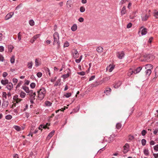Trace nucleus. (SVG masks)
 Wrapping results in <instances>:
<instances>
[{
	"mask_svg": "<svg viewBox=\"0 0 158 158\" xmlns=\"http://www.w3.org/2000/svg\"><path fill=\"white\" fill-rule=\"evenodd\" d=\"M54 42L53 44L54 45H56L57 49L59 48L60 47V43L59 40V35L57 32H56L53 34Z\"/></svg>",
	"mask_w": 158,
	"mask_h": 158,
	"instance_id": "f257e3e1",
	"label": "nucleus"
},
{
	"mask_svg": "<svg viewBox=\"0 0 158 158\" xmlns=\"http://www.w3.org/2000/svg\"><path fill=\"white\" fill-rule=\"evenodd\" d=\"M38 99L42 100L44 97L46 93V90L44 88H42L37 92Z\"/></svg>",
	"mask_w": 158,
	"mask_h": 158,
	"instance_id": "f03ea898",
	"label": "nucleus"
},
{
	"mask_svg": "<svg viewBox=\"0 0 158 158\" xmlns=\"http://www.w3.org/2000/svg\"><path fill=\"white\" fill-rule=\"evenodd\" d=\"M30 97V98L33 99H35V96L36 95L35 93L33 92L32 90H30V93L28 94Z\"/></svg>",
	"mask_w": 158,
	"mask_h": 158,
	"instance_id": "7ed1b4c3",
	"label": "nucleus"
},
{
	"mask_svg": "<svg viewBox=\"0 0 158 158\" xmlns=\"http://www.w3.org/2000/svg\"><path fill=\"white\" fill-rule=\"evenodd\" d=\"M40 35V34H37L35 35L30 40V42L31 43H33L35 40L39 37Z\"/></svg>",
	"mask_w": 158,
	"mask_h": 158,
	"instance_id": "20e7f679",
	"label": "nucleus"
},
{
	"mask_svg": "<svg viewBox=\"0 0 158 158\" xmlns=\"http://www.w3.org/2000/svg\"><path fill=\"white\" fill-rule=\"evenodd\" d=\"M143 28V27H141L140 28V30L138 32V33L139 34L140 32H141V34L142 35H145L147 33V29L145 28H143L141 31V30Z\"/></svg>",
	"mask_w": 158,
	"mask_h": 158,
	"instance_id": "39448f33",
	"label": "nucleus"
},
{
	"mask_svg": "<svg viewBox=\"0 0 158 158\" xmlns=\"http://www.w3.org/2000/svg\"><path fill=\"white\" fill-rule=\"evenodd\" d=\"M125 55L123 51L119 52L117 53V56L119 59H122Z\"/></svg>",
	"mask_w": 158,
	"mask_h": 158,
	"instance_id": "423d86ee",
	"label": "nucleus"
},
{
	"mask_svg": "<svg viewBox=\"0 0 158 158\" xmlns=\"http://www.w3.org/2000/svg\"><path fill=\"white\" fill-rule=\"evenodd\" d=\"M129 149V145L128 144L126 143L123 146V152L125 153L127 152Z\"/></svg>",
	"mask_w": 158,
	"mask_h": 158,
	"instance_id": "0eeeda50",
	"label": "nucleus"
},
{
	"mask_svg": "<svg viewBox=\"0 0 158 158\" xmlns=\"http://www.w3.org/2000/svg\"><path fill=\"white\" fill-rule=\"evenodd\" d=\"M73 55L74 58H76L79 56V54L76 49H74L73 51Z\"/></svg>",
	"mask_w": 158,
	"mask_h": 158,
	"instance_id": "6e6552de",
	"label": "nucleus"
},
{
	"mask_svg": "<svg viewBox=\"0 0 158 158\" xmlns=\"http://www.w3.org/2000/svg\"><path fill=\"white\" fill-rule=\"evenodd\" d=\"M115 66L113 64H110L106 68V70H108L109 72H111L114 68Z\"/></svg>",
	"mask_w": 158,
	"mask_h": 158,
	"instance_id": "1a4fd4ad",
	"label": "nucleus"
},
{
	"mask_svg": "<svg viewBox=\"0 0 158 158\" xmlns=\"http://www.w3.org/2000/svg\"><path fill=\"white\" fill-rule=\"evenodd\" d=\"M13 99L16 103H18L21 101L22 100L18 98V95H15L14 96Z\"/></svg>",
	"mask_w": 158,
	"mask_h": 158,
	"instance_id": "9d476101",
	"label": "nucleus"
},
{
	"mask_svg": "<svg viewBox=\"0 0 158 158\" xmlns=\"http://www.w3.org/2000/svg\"><path fill=\"white\" fill-rule=\"evenodd\" d=\"M14 12H10L5 17V19L6 20H7L10 18L12 16L14 15Z\"/></svg>",
	"mask_w": 158,
	"mask_h": 158,
	"instance_id": "9b49d317",
	"label": "nucleus"
},
{
	"mask_svg": "<svg viewBox=\"0 0 158 158\" xmlns=\"http://www.w3.org/2000/svg\"><path fill=\"white\" fill-rule=\"evenodd\" d=\"M111 91V89L110 88H106L104 91V93L106 95H109Z\"/></svg>",
	"mask_w": 158,
	"mask_h": 158,
	"instance_id": "f8f14e48",
	"label": "nucleus"
},
{
	"mask_svg": "<svg viewBox=\"0 0 158 158\" xmlns=\"http://www.w3.org/2000/svg\"><path fill=\"white\" fill-rule=\"evenodd\" d=\"M133 73H134V70L132 68H130L128 72L127 73V76L129 77H130Z\"/></svg>",
	"mask_w": 158,
	"mask_h": 158,
	"instance_id": "ddd939ff",
	"label": "nucleus"
},
{
	"mask_svg": "<svg viewBox=\"0 0 158 158\" xmlns=\"http://www.w3.org/2000/svg\"><path fill=\"white\" fill-rule=\"evenodd\" d=\"M48 125H50V124H49L48 123H47L46 125H41L39 127V130H42V128L45 129V128H47V126H48Z\"/></svg>",
	"mask_w": 158,
	"mask_h": 158,
	"instance_id": "4468645a",
	"label": "nucleus"
},
{
	"mask_svg": "<svg viewBox=\"0 0 158 158\" xmlns=\"http://www.w3.org/2000/svg\"><path fill=\"white\" fill-rule=\"evenodd\" d=\"M149 15L148 14H146L145 15H142V21H145L147 20L149 17Z\"/></svg>",
	"mask_w": 158,
	"mask_h": 158,
	"instance_id": "2eb2a0df",
	"label": "nucleus"
},
{
	"mask_svg": "<svg viewBox=\"0 0 158 158\" xmlns=\"http://www.w3.org/2000/svg\"><path fill=\"white\" fill-rule=\"evenodd\" d=\"M8 89L10 90L13 88V85L11 83H8L6 87Z\"/></svg>",
	"mask_w": 158,
	"mask_h": 158,
	"instance_id": "dca6fc26",
	"label": "nucleus"
},
{
	"mask_svg": "<svg viewBox=\"0 0 158 158\" xmlns=\"http://www.w3.org/2000/svg\"><path fill=\"white\" fill-rule=\"evenodd\" d=\"M142 69V67H139L137 68L135 70H134V73L136 74L139 73Z\"/></svg>",
	"mask_w": 158,
	"mask_h": 158,
	"instance_id": "f3484780",
	"label": "nucleus"
},
{
	"mask_svg": "<svg viewBox=\"0 0 158 158\" xmlns=\"http://www.w3.org/2000/svg\"><path fill=\"white\" fill-rule=\"evenodd\" d=\"M35 66L37 67L41 64L40 62L38 59H36L35 60Z\"/></svg>",
	"mask_w": 158,
	"mask_h": 158,
	"instance_id": "a211bd4d",
	"label": "nucleus"
},
{
	"mask_svg": "<svg viewBox=\"0 0 158 158\" xmlns=\"http://www.w3.org/2000/svg\"><path fill=\"white\" fill-rule=\"evenodd\" d=\"M145 68L146 69H147V70L148 69H150L151 70L153 69V66L151 64H148L145 65Z\"/></svg>",
	"mask_w": 158,
	"mask_h": 158,
	"instance_id": "6ab92c4d",
	"label": "nucleus"
},
{
	"mask_svg": "<svg viewBox=\"0 0 158 158\" xmlns=\"http://www.w3.org/2000/svg\"><path fill=\"white\" fill-rule=\"evenodd\" d=\"M61 79L59 78L58 79L57 81L55 82L54 84L55 86H57L58 85H60L61 84L60 81H61Z\"/></svg>",
	"mask_w": 158,
	"mask_h": 158,
	"instance_id": "aec40b11",
	"label": "nucleus"
},
{
	"mask_svg": "<svg viewBox=\"0 0 158 158\" xmlns=\"http://www.w3.org/2000/svg\"><path fill=\"white\" fill-rule=\"evenodd\" d=\"M126 13V8L125 6H123L122 8L121 11V15H123L125 14Z\"/></svg>",
	"mask_w": 158,
	"mask_h": 158,
	"instance_id": "412c9836",
	"label": "nucleus"
},
{
	"mask_svg": "<svg viewBox=\"0 0 158 158\" xmlns=\"http://www.w3.org/2000/svg\"><path fill=\"white\" fill-rule=\"evenodd\" d=\"M121 82L120 81L117 82L114 85V87L115 88H118L121 85Z\"/></svg>",
	"mask_w": 158,
	"mask_h": 158,
	"instance_id": "4be33fe9",
	"label": "nucleus"
},
{
	"mask_svg": "<svg viewBox=\"0 0 158 158\" xmlns=\"http://www.w3.org/2000/svg\"><path fill=\"white\" fill-rule=\"evenodd\" d=\"M70 74V73L68 72V73L66 74H64L62 76V77L64 79H65L66 78L68 77Z\"/></svg>",
	"mask_w": 158,
	"mask_h": 158,
	"instance_id": "5701e85b",
	"label": "nucleus"
},
{
	"mask_svg": "<svg viewBox=\"0 0 158 158\" xmlns=\"http://www.w3.org/2000/svg\"><path fill=\"white\" fill-rule=\"evenodd\" d=\"M23 89L28 94L30 93V90H29L28 87L27 86H23Z\"/></svg>",
	"mask_w": 158,
	"mask_h": 158,
	"instance_id": "b1692460",
	"label": "nucleus"
},
{
	"mask_svg": "<svg viewBox=\"0 0 158 158\" xmlns=\"http://www.w3.org/2000/svg\"><path fill=\"white\" fill-rule=\"evenodd\" d=\"M77 28V25L74 24L71 27V30L73 31H75Z\"/></svg>",
	"mask_w": 158,
	"mask_h": 158,
	"instance_id": "393cba45",
	"label": "nucleus"
},
{
	"mask_svg": "<svg viewBox=\"0 0 158 158\" xmlns=\"http://www.w3.org/2000/svg\"><path fill=\"white\" fill-rule=\"evenodd\" d=\"M54 131H53L51 133H50L48 136L47 138L48 139H50V138L54 135Z\"/></svg>",
	"mask_w": 158,
	"mask_h": 158,
	"instance_id": "a878e982",
	"label": "nucleus"
},
{
	"mask_svg": "<svg viewBox=\"0 0 158 158\" xmlns=\"http://www.w3.org/2000/svg\"><path fill=\"white\" fill-rule=\"evenodd\" d=\"M67 6L68 8H70L71 7V1H68L66 2Z\"/></svg>",
	"mask_w": 158,
	"mask_h": 158,
	"instance_id": "bb28decb",
	"label": "nucleus"
},
{
	"mask_svg": "<svg viewBox=\"0 0 158 158\" xmlns=\"http://www.w3.org/2000/svg\"><path fill=\"white\" fill-rule=\"evenodd\" d=\"M1 83L3 85H5L8 83V81L7 80H2L1 81Z\"/></svg>",
	"mask_w": 158,
	"mask_h": 158,
	"instance_id": "cd10ccee",
	"label": "nucleus"
},
{
	"mask_svg": "<svg viewBox=\"0 0 158 158\" xmlns=\"http://www.w3.org/2000/svg\"><path fill=\"white\" fill-rule=\"evenodd\" d=\"M97 51L98 52L101 53L103 52V48L101 47H99L97 48Z\"/></svg>",
	"mask_w": 158,
	"mask_h": 158,
	"instance_id": "c85d7f7f",
	"label": "nucleus"
},
{
	"mask_svg": "<svg viewBox=\"0 0 158 158\" xmlns=\"http://www.w3.org/2000/svg\"><path fill=\"white\" fill-rule=\"evenodd\" d=\"M20 97L22 98H24L26 95V94L23 91H21L20 94Z\"/></svg>",
	"mask_w": 158,
	"mask_h": 158,
	"instance_id": "c756f323",
	"label": "nucleus"
},
{
	"mask_svg": "<svg viewBox=\"0 0 158 158\" xmlns=\"http://www.w3.org/2000/svg\"><path fill=\"white\" fill-rule=\"evenodd\" d=\"M8 105V102L7 101H3L2 106L5 107H7Z\"/></svg>",
	"mask_w": 158,
	"mask_h": 158,
	"instance_id": "7c9ffc66",
	"label": "nucleus"
},
{
	"mask_svg": "<svg viewBox=\"0 0 158 158\" xmlns=\"http://www.w3.org/2000/svg\"><path fill=\"white\" fill-rule=\"evenodd\" d=\"M151 73V70L150 69H148L146 71V74L147 76H149Z\"/></svg>",
	"mask_w": 158,
	"mask_h": 158,
	"instance_id": "2f4dec72",
	"label": "nucleus"
},
{
	"mask_svg": "<svg viewBox=\"0 0 158 158\" xmlns=\"http://www.w3.org/2000/svg\"><path fill=\"white\" fill-rule=\"evenodd\" d=\"M129 2L128 0H121L120 3L121 4H126Z\"/></svg>",
	"mask_w": 158,
	"mask_h": 158,
	"instance_id": "473e14b6",
	"label": "nucleus"
},
{
	"mask_svg": "<svg viewBox=\"0 0 158 158\" xmlns=\"http://www.w3.org/2000/svg\"><path fill=\"white\" fill-rule=\"evenodd\" d=\"M32 62H28L27 63V66L28 68L29 69H31L32 68Z\"/></svg>",
	"mask_w": 158,
	"mask_h": 158,
	"instance_id": "72a5a7b5",
	"label": "nucleus"
},
{
	"mask_svg": "<svg viewBox=\"0 0 158 158\" xmlns=\"http://www.w3.org/2000/svg\"><path fill=\"white\" fill-rule=\"evenodd\" d=\"M144 154L146 155H148L149 154V152L148 149H144L143 150Z\"/></svg>",
	"mask_w": 158,
	"mask_h": 158,
	"instance_id": "f704fd0d",
	"label": "nucleus"
},
{
	"mask_svg": "<svg viewBox=\"0 0 158 158\" xmlns=\"http://www.w3.org/2000/svg\"><path fill=\"white\" fill-rule=\"evenodd\" d=\"M14 48L13 46L12 45H10L8 46V51L10 52H11L12 50Z\"/></svg>",
	"mask_w": 158,
	"mask_h": 158,
	"instance_id": "c9c22d12",
	"label": "nucleus"
},
{
	"mask_svg": "<svg viewBox=\"0 0 158 158\" xmlns=\"http://www.w3.org/2000/svg\"><path fill=\"white\" fill-rule=\"evenodd\" d=\"M82 57V56L81 55L80 56L79 59H76L75 60V61L77 63H79L81 61Z\"/></svg>",
	"mask_w": 158,
	"mask_h": 158,
	"instance_id": "e433bc0d",
	"label": "nucleus"
},
{
	"mask_svg": "<svg viewBox=\"0 0 158 158\" xmlns=\"http://www.w3.org/2000/svg\"><path fill=\"white\" fill-rule=\"evenodd\" d=\"M45 104L47 106H51L52 103L48 101H46L45 102Z\"/></svg>",
	"mask_w": 158,
	"mask_h": 158,
	"instance_id": "4c0bfd02",
	"label": "nucleus"
},
{
	"mask_svg": "<svg viewBox=\"0 0 158 158\" xmlns=\"http://www.w3.org/2000/svg\"><path fill=\"white\" fill-rule=\"evenodd\" d=\"M122 127V124L120 123H118L116 124V127L118 129H120Z\"/></svg>",
	"mask_w": 158,
	"mask_h": 158,
	"instance_id": "58836bf2",
	"label": "nucleus"
},
{
	"mask_svg": "<svg viewBox=\"0 0 158 158\" xmlns=\"http://www.w3.org/2000/svg\"><path fill=\"white\" fill-rule=\"evenodd\" d=\"M15 57L14 56H13L10 58V61L12 64H13L15 62Z\"/></svg>",
	"mask_w": 158,
	"mask_h": 158,
	"instance_id": "ea45409f",
	"label": "nucleus"
},
{
	"mask_svg": "<svg viewBox=\"0 0 158 158\" xmlns=\"http://www.w3.org/2000/svg\"><path fill=\"white\" fill-rule=\"evenodd\" d=\"M14 128L16 130L18 131H20V127L19 126H14Z\"/></svg>",
	"mask_w": 158,
	"mask_h": 158,
	"instance_id": "a19ab883",
	"label": "nucleus"
},
{
	"mask_svg": "<svg viewBox=\"0 0 158 158\" xmlns=\"http://www.w3.org/2000/svg\"><path fill=\"white\" fill-rule=\"evenodd\" d=\"M29 23L31 26H33L34 25V22L33 20H30L29 21Z\"/></svg>",
	"mask_w": 158,
	"mask_h": 158,
	"instance_id": "79ce46f5",
	"label": "nucleus"
},
{
	"mask_svg": "<svg viewBox=\"0 0 158 158\" xmlns=\"http://www.w3.org/2000/svg\"><path fill=\"white\" fill-rule=\"evenodd\" d=\"M71 95V94L70 93H66L64 94V96L66 98H69L70 97Z\"/></svg>",
	"mask_w": 158,
	"mask_h": 158,
	"instance_id": "37998d69",
	"label": "nucleus"
},
{
	"mask_svg": "<svg viewBox=\"0 0 158 158\" xmlns=\"http://www.w3.org/2000/svg\"><path fill=\"white\" fill-rule=\"evenodd\" d=\"M141 143L143 146L145 145L146 143V140L144 139H143L141 140Z\"/></svg>",
	"mask_w": 158,
	"mask_h": 158,
	"instance_id": "c03bdc74",
	"label": "nucleus"
},
{
	"mask_svg": "<svg viewBox=\"0 0 158 158\" xmlns=\"http://www.w3.org/2000/svg\"><path fill=\"white\" fill-rule=\"evenodd\" d=\"M85 10V9L83 6H81L80 8V11L81 12H83Z\"/></svg>",
	"mask_w": 158,
	"mask_h": 158,
	"instance_id": "a18cd8bd",
	"label": "nucleus"
},
{
	"mask_svg": "<svg viewBox=\"0 0 158 158\" xmlns=\"http://www.w3.org/2000/svg\"><path fill=\"white\" fill-rule=\"evenodd\" d=\"M30 86L31 88L33 89L35 87V83L33 82L31 84Z\"/></svg>",
	"mask_w": 158,
	"mask_h": 158,
	"instance_id": "49530a36",
	"label": "nucleus"
},
{
	"mask_svg": "<svg viewBox=\"0 0 158 158\" xmlns=\"http://www.w3.org/2000/svg\"><path fill=\"white\" fill-rule=\"evenodd\" d=\"M7 119H10L12 118V116L10 115H6L5 117Z\"/></svg>",
	"mask_w": 158,
	"mask_h": 158,
	"instance_id": "de8ad7c7",
	"label": "nucleus"
},
{
	"mask_svg": "<svg viewBox=\"0 0 158 158\" xmlns=\"http://www.w3.org/2000/svg\"><path fill=\"white\" fill-rule=\"evenodd\" d=\"M20 32H19L18 34V39L19 41H20L21 40V35L20 34Z\"/></svg>",
	"mask_w": 158,
	"mask_h": 158,
	"instance_id": "09e8293b",
	"label": "nucleus"
},
{
	"mask_svg": "<svg viewBox=\"0 0 158 158\" xmlns=\"http://www.w3.org/2000/svg\"><path fill=\"white\" fill-rule=\"evenodd\" d=\"M69 43L66 41V42L64 44V47H67L69 46Z\"/></svg>",
	"mask_w": 158,
	"mask_h": 158,
	"instance_id": "8fccbe9b",
	"label": "nucleus"
},
{
	"mask_svg": "<svg viewBox=\"0 0 158 158\" xmlns=\"http://www.w3.org/2000/svg\"><path fill=\"white\" fill-rule=\"evenodd\" d=\"M110 76H108L105 77L103 79V80L104 81H107L110 80Z\"/></svg>",
	"mask_w": 158,
	"mask_h": 158,
	"instance_id": "3c124183",
	"label": "nucleus"
},
{
	"mask_svg": "<svg viewBox=\"0 0 158 158\" xmlns=\"http://www.w3.org/2000/svg\"><path fill=\"white\" fill-rule=\"evenodd\" d=\"M7 94L6 92H3L2 93V96L3 98H4L5 99L6 98Z\"/></svg>",
	"mask_w": 158,
	"mask_h": 158,
	"instance_id": "603ef678",
	"label": "nucleus"
},
{
	"mask_svg": "<svg viewBox=\"0 0 158 158\" xmlns=\"http://www.w3.org/2000/svg\"><path fill=\"white\" fill-rule=\"evenodd\" d=\"M79 75L83 76L85 74V73L84 72H78L77 73Z\"/></svg>",
	"mask_w": 158,
	"mask_h": 158,
	"instance_id": "864d4df0",
	"label": "nucleus"
},
{
	"mask_svg": "<svg viewBox=\"0 0 158 158\" xmlns=\"http://www.w3.org/2000/svg\"><path fill=\"white\" fill-rule=\"evenodd\" d=\"M146 131L145 130H143L141 132V134L142 135L144 136L146 135Z\"/></svg>",
	"mask_w": 158,
	"mask_h": 158,
	"instance_id": "5fc2aeb1",
	"label": "nucleus"
},
{
	"mask_svg": "<svg viewBox=\"0 0 158 158\" xmlns=\"http://www.w3.org/2000/svg\"><path fill=\"white\" fill-rule=\"evenodd\" d=\"M127 3H128L127 8L128 9H130L131 6L132 4L130 1H129V2Z\"/></svg>",
	"mask_w": 158,
	"mask_h": 158,
	"instance_id": "6e6d98bb",
	"label": "nucleus"
},
{
	"mask_svg": "<svg viewBox=\"0 0 158 158\" xmlns=\"http://www.w3.org/2000/svg\"><path fill=\"white\" fill-rule=\"evenodd\" d=\"M56 78H57V77H54L53 78H52L51 79V81L52 82H54V81H55V80L56 79Z\"/></svg>",
	"mask_w": 158,
	"mask_h": 158,
	"instance_id": "4d7b16f0",
	"label": "nucleus"
},
{
	"mask_svg": "<svg viewBox=\"0 0 158 158\" xmlns=\"http://www.w3.org/2000/svg\"><path fill=\"white\" fill-rule=\"evenodd\" d=\"M37 75L39 77H40L42 76V74L40 72H39L37 73Z\"/></svg>",
	"mask_w": 158,
	"mask_h": 158,
	"instance_id": "13d9d810",
	"label": "nucleus"
},
{
	"mask_svg": "<svg viewBox=\"0 0 158 158\" xmlns=\"http://www.w3.org/2000/svg\"><path fill=\"white\" fill-rule=\"evenodd\" d=\"M154 150L157 151H158V145H157L154 146Z\"/></svg>",
	"mask_w": 158,
	"mask_h": 158,
	"instance_id": "bf43d9fd",
	"label": "nucleus"
},
{
	"mask_svg": "<svg viewBox=\"0 0 158 158\" xmlns=\"http://www.w3.org/2000/svg\"><path fill=\"white\" fill-rule=\"evenodd\" d=\"M84 19L82 17H80L78 19V21L80 22H82L84 21Z\"/></svg>",
	"mask_w": 158,
	"mask_h": 158,
	"instance_id": "052dcab7",
	"label": "nucleus"
},
{
	"mask_svg": "<svg viewBox=\"0 0 158 158\" xmlns=\"http://www.w3.org/2000/svg\"><path fill=\"white\" fill-rule=\"evenodd\" d=\"M132 26V24L131 23H129L127 26V28H130Z\"/></svg>",
	"mask_w": 158,
	"mask_h": 158,
	"instance_id": "680f3d73",
	"label": "nucleus"
},
{
	"mask_svg": "<svg viewBox=\"0 0 158 158\" xmlns=\"http://www.w3.org/2000/svg\"><path fill=\"white\" fill-rule=\"evenodd\" d=\"M4 50V48L3 46H0V52H2Z\"/></svg>",
	"mask_w": 158,
	"mask_h": 158,
	"instance_id": "e2e57ef3",
	"label": "nucleus"
},
{
	"mask_svg": "<svg viewBox=\"0 0 158 158\" xmlns=\"http://www.w3.org/2000/svg\"><path fill=\"white\" fill-rule=\"evenodd\" d=\"M95 78V76H92L89 79V81H91L94 80Z\"/></svg>",
	"mask_w": 158,
	"mask_h": 158,
	"instance_id": "0e129e2a",
	"label": "nucleus"
},
{
	"mask_svg": "<svg viewBox=\"0 0 158 158\" xmlns=\"http://www.w3.org/2000/svg\"><path fill=\"white\" fill-rule=\"evenodd\" d=\"M4 60V57L3 56L0 54V61H3Z\"/></svg>",
	"mask_w": 158,
	"mask_h": 158,
	"instance_id": "69168bd1",
	"label": "nucleus"
},
{
	"mask_svg": "<svg viewBox=\"0 0 158 158\" xmlns=\"http://www.w3.org/2000/svg\"><path fill=\"white\" fill-rule=\"evenodd\" d=\"M12 80L13 82L14 83H16L17 82L18 80L16 78H13Z\"/></svg>",
	"mask_w": 158,
	"mask_h": 158,
	"instance_id": "338daca9",
	"label": "nucleus"
},
{
	"mask_svg": "<svg viewBox=\"0 0 158 158\" xmlns=\"http://www.w3.org/2000/svg\"><path fill=\"white\" fill-rule=\"evenodd\" d=\"M153 155L155 158H157L158 157V154L154 153Z\"/></svg>",
	"mask_w": 158,
	"mask_h": 158,
	"instance_id": "774afa93",
	"label": "nucleus"
}]
</instances>
